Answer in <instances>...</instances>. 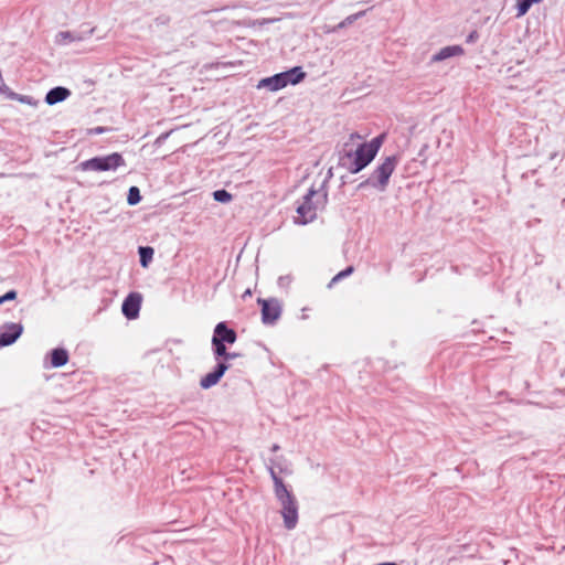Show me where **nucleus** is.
Returning a JSON list of instances; mask_svg holds the SVG:
<instances>
[{"instance_id": "obj_1", "label": "nucleus", "mask_w": 565, "mask_h": 565, "mask_svg": "<svg viewBox=\"0 0 565 565\" xmlns=\"http://www.w3.org/2000/svg\"><path fill=\"white\" fill-rule=\"evenodd\" d=\"M384 139L385 134L379 135L369 142L360 143L355 149L345 143L343 150L339 152L338 164L352 174L359 173L376 157Z\"/></svg>"}, {"instance_id": "obj_2", "label": "nucleus", "mask_w": 565, "mask_h": 565, "mask_svg": "<svg viewBox=\"0 0 565 565\" xmlns=\"http://www.w3.org/2000/svg\"><path fill=\"white\" fill-rule=\"evenodd\" d=\"M275 465H277L276 461L270 460V466L268 467L274 482L275 495L281 505V515L285 527L292 530L298 523V503L295 495L285 486L282 479L277 476L274 468Z\"/></svg>"}, {"instance_id": "obj_3", "label": "nucleus", "mask_w": 565, "mask_h": 565, "mask_svg": "<svg viewBox=\"0 0 565 565\" xmlns=\"http://www.w3.org/2000/svg\"><path fill=\"white\" fill-rule=\"evenodd\" d=\"M326 182L327 180H324L319 190L313 188L309 189L308 193L303 196L302 202L297 207L298 217L296 218V223L305 225L317 217V211L320 207H323L328 201Z\"/></svg>"}, {"instance_id": "obj_4", "label": "nucleus", "mask_w": 565, "mask_h": 565, "mask_svg": "<svg viewBox=\"0 0 565 565\" xmlns=\"http://www.w3.org/2000/svg\"><path fill=\"white\" fill-rule=\"evenodd\" d=\"M398 154H392L386 157L382 163H380L371 175L359 184V189L371 186L379 192H384L388 185L390 178L394 172L396 166L399 162Z\"/></svg>"}, {"instance_id": "obj_5", "label": "nucleus", "mask_w": 565, "mask_h": 565, "mask_svg": "<svg viewBox=\"0 0 565 565\" xmlns=\"http://www.w3.org/2000/svg\"><path fill=\"white\" fill-rule=\"evenodd\" d=\"M306 77V73L300 66H295L286 72L277 73L273 76L260 79L257 88H266L270 92H277L287 85H296Z\"/></svg>"}, {"instance_id": "obj_6", "label": "nucleus", "mask_w": 565, "mask_h": 565, "mask_svg": "<svg viewBox=\"0 0 565 565\" xmlns=\"http://www.w3.org/2000/svg\"><path fill=\"white\" fill-rule=\"evenodd\" d=\"M122 166H125L122 156L118 152H114L83 161L81 163V169L83 171H114Z\"/></svg>"}, {"instance_id": "obj_7", "label": "nucleus", "mask_w": 565, "mask_h": 565, "mask_svg": "<svg viewBox=\"0 0 565 565\" xmlns=\"http://www.w3.org/2000/svg\"><path fill=\"white\" fill-rule=\"evenodd\" d=\"M262 306V321L264 324L271 326L280 318L282 312L281 302L276 298L258 299Z\"/></svg>"}, {"instance_id": "obj_8", "label": "nucleus", "mask_w": 565, "mask_h": 565, "mask_svg": "<svg viewBox=\"0 0 565 565\" xmlns=\"http://www.w3.org/2000/svg\"><path fill=\"white\" fill-rule=\"evenodd\" d=\"M23 332L21 323H4L0 327V347L13 344Z\"/></svg>"}, {"instance_id": "obj_9", "label": "nucleus", "mask_w": 565, "mask_h": 565, "mask_svg": "<svg viewBox=\"0 0 565 565\" xmlns=\"http://www.w3.org/2000/svg\"><path fill=\"white\" fill-rule=\"evenodd\" d=\"M141 295L138 292L129 294L121 305L122 315L131 320L136 319L139 316L140 307H141Z\"/></svg>"}, {"instance_id": "obj_10", "label": "nucleus", "mask_w": 565, "mask_h": 565, "mask_svg": "<svg viewBox=\"0 0 565 565\" xmlns=\"http://www.w3.org/2000/svg\"><path fill=\"white\" fill-rule=\"evenodd\" d=\"M237 339V334L234 329L227 327L226 322H218L214 328L212 340L224 343L233 344Z\"/></svg>"}, {"instance_id": "obj_11", "label": "nucleus", "mask_w": 565, "mask_h": 565, "mask_svg": "<svg viewBox=\"0 0 565 565\" xmlns=\"http://www.w3.org/2000/svg\"><path fill=\"white\" fill-rule=\"evenodd\" d=\"M463 53L465 50L460 45L445 46L431 56V62H441L452 56H460Z\"/></svg>"}, {"instance_id": "obj_12", "label": "nucleus", "mask_w": 565, "mask_h": 565, "mask_svg": "<svg viewBox=\"0 0 565 565\" xmlns=\"http://www.w3.org/2000/svg\"><path fill=\"white\" fill-rule=\"evenodd\" d=\"M71 95V90L63 86L51 88L45 95V103L47 105H55L65 100Z\"/></svg>"}, {"instance_id": "obj_13", "label": "nucleus", "mask_w": 565, "mask_h": 565, "mask_svg": "<svg viewBox=\"0 0 565 565\" xmlns=\"http://www.w3.org/2000/svg\"><path fill=\"white\" fill-rule=\"evenodd\" d=\"M52 367L64 366L68 362V352L63 348H55L50 352Z\"/></svg>"}, {"instance_id": "obj_14", "label": "nucleus", "mask_w": 565, "mask_h": 565, "mask_svg": "<svg viewBox=\"0 0 565 565\" xmlns=\"http://www.w3.org/2000/svg\"><path fill=\"white\" fill-rule=\"evenodd\" d=\"M82 38L70 31H61L56 34L55 42L60 45H67L72 42L79 41Z\"/></svg>"}, {"instance_id": "obj_15", "label": "nucleus", "mask_w": 565, "mask_h": 565, "mask_svg": "<svg viewBox=\"0 0 565 565\" xmlns=\"http://www.w3.org/2000/svg\"><path fill=\"white\" fill-rule=\"evenodd\" d=\"M138 253L140 265L142 267H147L149 263L152 260L153 248L150 246H140Z\"/></svg>"}, {"instance_id": "obj_16", "label": "nucleus", "mask_w": 565, "mask_h": 565, "mask_svg": "<svg viewBox=\"0 0 565 565\" xmlns=\"http://www.w3.org/2000/svg\"><path fill=\"white\" fill-rule=\"evenodd\" d=\"M8 98H10L11 100H17L21 104L30 105V106L38 105V100H35L32 96L21 95L15 92H11V90L8 93Z\"/></svg>"}, {"instance_id": "obj_17", "label": "nucleus", "mask_w": 565, "mask_h": 565, "mask_svg": "<svg viewBox=\"0 0 565 565\" xmlns=\"http://www.w3.org/2000/svg\"><path fill=\"white\" fill-rule=\"evenodd\" d=\"M364 14H365V11H360L358 13H354V14H351V15L347 17L338 25H335L332 31L335 32V31H338L340 29L347 28L348 25H350L353 22H355L358 19L362 18Z\"/></svg>"}, {"instance_id": "obj_18", "label": "nucleus", "mask_w": 565, "mask_h": 565, "mask_svg": "<svg viewBox=\"0 0 565 565\" xmlns=\"http://www.w3.org/2000/svg\"><path fill=\"white\" fill-rule=\"evenodd\" d=\"M141 201V194L138 186H130L127 195V203L129 205H137Z\"/></svg>"}, {"instance_id": "obj_19", "label": "nucleus", "mask_w": 565, "mask_h": 565, "mask_svg": "<svg viewBox=\"0 0 565 565\" xmlns=\"http://www.w3.org/2000/svg\"><path fill=\"white\" fill-rule=\"evenodd\" d=\"M218 382H220V379L215 377V374L213 372H210L201 379L200 386L204 390H207V388L216 385Z\"/></svg>"}, {"instance_id": "obj_20", "label": "nucleus", "mask_w": 565, "mask_h": 565, "mask_svg": "<svg viewBox=\"0 0 565 565\" xmlns=\"http://www.w3.org/2000/svg\"><path fill=\"white\" fill-rule=\"evenodd\" d=\"M213 353L216 360L227 355L226 344L212 340Z\"/></svg>"}, {"instance_id": "obj_21", "label": "nucleus", "mask_w": 565, "mask_h": 565, "mask_svg": "<svg viewBox=\"0 0 565 565\" xmlns=\"http://www.w3.org/2000/svg\"><path fill=\"white\" fill-rule=\"evenodd\" d=\"M213 199L220 203H228L232 200V194L224 189L213 192Z\"/></svg>"}, {"instance_id": "obj_22", "label": "nucleus", "mask_w": 565, "mask_h": 565, "mask_svg": "<svg viewBox=\"0 0 565 565\" xmlns=\"http://www.w3.org/2000/svg\"><path fill=\"white\" fill-rule=\"evenodd\" d=\"M534 3L531 0H518L516 10L518 17L524 15Z\"/></svg>"}, {"instance_id": "obj_23", "label": "nucleus", "mask_w": 565, "mask_h": 565, "mask_svg": "<svg viewBox=\"0 0 565 565\" xmlns=\"http://www.w3.org/2000/svg\"><path fill=\"white\" fill-rule=\"evenodd\" d=\"M228 367L230 365L226 362H217L212 372L215 374V377H218L221 380L225 372L228 370Z\"/></svg>"}, {"instance_id": "obj_24", "label": "nucleus", "mask_w": 565, "mask_h": 565, "mask_svg": "<svg viewBox=\"0 0 565 565\" xmlns=\"http://www.w3.org/2000/svg\"><path fill=\"white\" fill-rule=\"evenodd\" d=\"M18 294L15 290H9L7 291L4 295L0 296V305L7 302V301H11V300H14L17 298Z\"/></svg>"}, {"instance_id": "obj_25", "label": "nucleus", "mask_w": 565, "mask_h": 565, "mask_svg": "<svg viewBox=\"0 0 565 565\" xmlns=\"http://www.w3.org/2000/svg\"><path fill=\"white\" fill-rule=\"evenodd\" d=\"M353 271H354V267L348 266L345 269L341 270L337 275H338V278L343 279L345 277H349Z\"/></svg>"}, {"instance_id": "obj_26", "label": "nucleus", "mask_w": 565, "mask_h": 565, "mask_svg": "<svg viewBox=\"0 0 565 565\" xmlns=\"http://www.w3.org/2000/svg\"><path fill=\"white\" fill-rule=\"evenodd\" d=\"M479 39V33L475 30L472 32H470L467 38H466V42L469 43V44H472L475 43L477 40Z\"/></svg>"}, {"instance_id": "obj_27", "label": "nucleus", "mask_w": 565, "mask_h": 565, "mask_svg": "<svg viewBox=\"0 0 565 565\" xmlns=\"http://www.w3.org/2000/svg\"><path fill=\"white\" fill-rule=\"evenodd\" d=\"M107 130H108V128L99 126V127H95V128L90 129V134L100 135V134H104Z\"/></svg>"}, {"instance_id": "obj_28", "label": "nucleus", "mask_w": 565, "mask_h": 565, "mask_svg": "<svg viewBox=\"0 0 565 565\" xmlns=\"http://www.w3.org/2000/svg\"><path fill=\"white\" fill-rule=\"evenodd\" d=\"M239 355H241L239 353L228 352L227 351V355L224 358L223 362H226V361H230V360H234V359L238 358Z\"/></svg>"}, {"instance_id": "obj_29", "label": "nucleus", "mask_w": 565, "mask_h": 565, "mask_svg": "<svg viewBox=\"0 0 565 565\" xmlns=\"http://www.w3.org/2000/svg\"><path fill=\"white\" fill-rule=\"evenodd\" d=\"M341 279L338 278V275H335L329 282L328 287L331 288L333 285H335L338 281H340Z\"/></svg>"}, {"instance_id": "obj_30", "label": "nucleus", "mask_w": 565, "mask_h": 565, "mask_svg": "<svg viewBox=\"0 0 565 565\" xmlns=\"http://www.w3.org/2000/svg\"><path fill=\"white\" fill-rule=\"evenodd\" d=\"M277 450H279V446H278V445H276V444H275V445H273V447H271V451H277Z\"/></svg>"}, {"instance_id": "obj_31", "label": "nucleus", "mask_w": 565, "mask_h": 565, "mask_svg": "<svg viewBox=\"0 0 565 565\" xmlns=\"http://www.w3.org/2000/svg\"><path fill=\"white\" fill-rule=\"evenodd\" d=\"M284 279H285L284 277H280V278H279V282H280V284H286V280H284Z\"/></svg>"}, {"instance_id": "obj_32", "label": "nucleus", "mask_w": 565, "mask_h": 565, "mask_svg": "<svg viewBox=\"0 0 565 565\" xmlns=\"http://www.w3.org/2000/svg\"><path fill=\"white\" fill-rule=\"evenodd\" d=\"M284 279H285L284 277H280V278H279V282H280V284H286V280H284Z\"/></svg>"}, {"instance_id": "obj_33", "label": "nucleus", "mask_w": 565, "mask_h": 565, "mask_svg": "<svg viewBox=\"0 0 565 565\" xmlns=\"http://www.w3.org/2000/svg\"><path fill=\"white\" fill-rule=\"evenodd\" d=\"M534 4L541 2L542 0H531Z\"/></svg>"}, {"instance_id": "obj_34", "label": "nucleus", "mask_w": 565, "mask_h": 565, "mask_svg": "<svg viewBox=\"0 0 565 565\" xmlns=\"http://www.w3.org/2000/svg\"><path fill=\"white\" fill-rule=\"evenodd\" d=\"M2 175H3V174H2V173H0V177H2Z\"/></svg>"}]
</instances>
